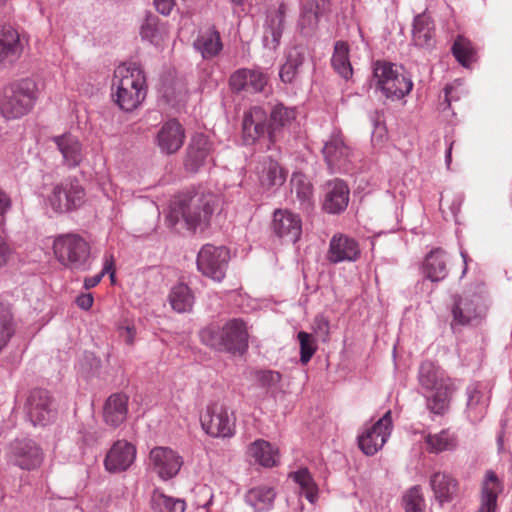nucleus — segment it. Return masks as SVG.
Listing matches in <instances>:
<instances>
[{
    "instance_id": "nucleus-1",
    "label": "nucleus",
    "mask_w": 512,
    "mask_h": 512,
    "mask_svg": "<svg viewBox=\"0 0 512 512\" xmlns=\"http://www.w3.org/2000/svg\"><path fill=\"white\" fill-rule=\"evenodd\" d=\"M148 85L142 66L136 62L116 67L112 79V97L125 112L137 109L147 96Z\"/></svg>"
},
{
    "instance_id": "nucleus-2",
    "label": "nucleus",
    "mask_w": 512,
    "mask_h": 512,
    "mask_svg": "<svg viewBox=\"0 0 512 512\" xmlns=\"http://www.w3.org/2000/svg\"><path fill=\"white\" fill-rule=\"evenodd\" d=\"M221 203L220 195L204 189L181 196L174 202L172 216L185 221L188 229L205 228Z\"/></svg>"
},
{
    "instance_id": "nucleus-3",
    "label": "nucleus",
    "mask_w": 512,
    "mask_h": 512,
    "mask_svg": "<svg viewBox=\"0 0 512 512\" xmlns=\"http://www.w3.org/2000/svg\"><path fill=\"white\" fill-rule=\"evenodd\" d=\"M203 344L220 352L242 354L248 348V329L241 319H230L222 327L208 326L201 330Z\"/></svg>"
},
{
    "instance_id": "nucleus-4",
    "label": "nucleus",
    "mask_w": 512,
    "mask_h": 512,
    "mask_svg": "<svg viewBox=\"0 0 512 512\" xmlns=\"http://www.w3.org/2000/svg\"><path fill=\"white\" fill-rule=\"evenodd\" d=\"M37 99V84L22 79L3 88L0 94V114L6 120H16L27 115Z\"/></svg>"
},
{
    "instance_id": "nucleus-5",
    "label": "nucleus",
    "mask_w": 512,
    "mask_h": 512,
    "mask_svg": "<svg viewBox=\"0 0 512 512\" xmlns=\"http://www.w3.org/2000/svg\"><path fill=\"white\" fill-rule=\"evenodd\" d=\"M53 251L58 262L66 268L77 271L88 269L91 246L79 234L59 235L53 242Z\"/></svg>"
},
{
    "instance_id": "nucleus-6",
    "label": "nucleus",
    "mask_w": 512,
    "mask_h": 512,
    "mask_svg": "<svg viewBox=\"0 0 512 512\" xmlns=\"http://www.w3.org/2000/svg\"><path fill=\"white\" fill-rule=\"evenodd\" d=\"M374 78L377 81V87L387 98L392 100L403 98L410 93L413 87L412 80L388 62L377 61L375 63Z\"/></svg>"
},
{
    "instance_id": "nucleus-7",
    "label": "nucleus",
    "mask_w": 512,
    "mask_h": 512,
    "mask_svg": "<svg viewBox=\"0 0 512 512\" xmlns=\"http://www.w3.org/2000/svg\"><path fill=\"white\" fill-rule=\"evenodd\" d=\"M85 196V190L77 179H65L53 186L47 200L55 212L64 213L80 207Z\"/></svg>"
},
{
    "instance_id": "nucleus-8",
    "label": "nucleus",
    "mask_w": 512,
    "mask_h": 512,
    "mask_svg": "<svg viewBox=\"0 0 512 512\" xmlns=\"http://www.w3.org/2000/svg\"><path fill=\"white\" fill-rule=\"evenodd\" d=\"M200 421L203 430L212 437L230 438L235 434V417L223 404L208 405Z\"/></svg>"
},
{
    "instance_id": "nucleus-9",
    "label": "nucleus",
    "mask_w": 512,
    "mask_h": 512,
    "mask_svg": "<svg viewBox=\"0 0 512 512\" xmlns=\"http://www.w3.org/2000/svg\"><path fill=\"white\" fill-rule=\"evenodd\" d=\"M230 252L224 246L204 245L197 255V268L206 277L220 282L226 274Z\"/></svg>"
},
{
    "instance_id": "nucleus-10",
    "label": "nucleus",
    "mask_w": 512,
    "mask_h": 512,
    "mask_svg": "<svg viewBox=\"0 0 512 512\" xmlns=\"http://www.w3.org/2000/svg\"><path fill=\"white\" fill-rule=\"evenodd\" d=\"M8 461L22 470L38 469L44 459L41 447L31 439L13 441L8 450Z\"/></svg>"
},
{
    "instance_id": "nucleus-11",
    "label": "nucleus",
    "mask_w": 512,
    "mask_h": 512,
    "mask_svg": "<svg viewBox=\"0 0 512 512\" xmlns=\"http://www.w3.org/2000/svg\"><path fill=\"white\" fill-rule=\"evenodd\" d=\"M392 430L391 411H387L376 423L358 436V445L368 456L376 454L386 443Z\"/></svg>"
},
{
    "instance_id": "nucleus-12",
    "label": "nucleus",
    "mask_w": 512,
    "mask_h": 512,
    "mask_svg": "<svg viewBox=\"0 0 512 512\" xmlns=\"http://www.w3.org/2000/svg\"><path fill=\"white\" fill-rule=\"evenodd\" d=\"M153 471L163 480L174 478L183 465V458L169 447H154L149 453Z\"/></svg>"
},
{
    "instance_id": "nucleus-13",
    "label": "nucleus",
    "mask_w": 512,
    "mask_h": 512,
    "mask_svg": "<svg viewBox=\"0 0 512 512\" xmlns=\"http://www.w3.org/2000/svg\"><path fill=\"white\" fill-rule=\"evenodd\" d=\"M271 227L275 235L289 243H296L302 234L300 216L285 209L274 212Z\"/></svg>"
},
{
    "instance_id": "nucleus-14",
    "label": "nucleus",
    "mask_w": 512,
    "mask_h": 512,
    "mask_svg": "<svg viewBox=\"0 0 512 512\" xmlns=\"http://www.w3.org/2000/svg\"><path fill=\"white\" fill-rule=\"evenodd\" d=\"M26 410L34 425H45L54 417L53 401L48 391L35 389L30 392Z\"/></svg>"
},
{
    "instance_id": "nucleus-15",
    "label": "nucleus",
    "mask_w": 512,
    "mask_h": 512,
    "mask_svg": "<svg viewBox=\"0 0 512 512\" xmlns=\"http://www.w3.org/2000/svg\"><path fill=\"white\" fill-rule=\"evenodd\" d=\"M136 458V448L126 440L116 441L107 452L104 466L110 473L126 471Z\"/></svg>"
},
{
    "instance_id": "nucleus-16",
    "label": "nucleus",
    "mask_w": 512,
    "mask_h": 512,
    "mask_svg": "<svg viewBox=\"0 0 512 512\" xmlns=\"http://www.w3.org/2000/svg\"><path fill=\"white\" fill-rule=\"evenodd\" d=\"M503 490V481L493 470H487L481 482L477 512H497V500Z\"/></svg>"
},
{
    "instance_id": "nucleus-17",
    "label": "nucleus",
    "mask_w": 512,
    "mask_h": 512,
    "mask_svg": "<svg viewBox=\"0 0 512 512\" xmlns=\"http://www.w3.org/2000/svg\"><path fill=\"white\" fill-rule=\"evenodd\" d=\"M360 256L358 242L344 234H335L329 243L327 259L334 264L340 262H353Z\"/></svg>"
},
{
    "instance_id": "nucleus-18",
    "label": "nucleus",
    "mask_w": 512,
    "mask_h": 512,
    "mask_svg": "<svg viewBox=\"0 0 512 512\" xmlns=\"http://www.w3.org/2000/svg\"><path fill=\"white\" fill-rule=\"evenodd\" d=\"M268 77L257 69H239L229 79V85L233 91H247L257 93L263 91Z\"/></svg>"
},
{
    "instance_id": "nucleus-19",
    "label": "nucleus",
    "mask_w": 512,
    "mask_h": 512,
    "mask_svg": "<svg viewBox=\"0 0 512 512\" xmlns=\"http://www.w3.org/2000/svg\"><path fill=\"white\" fill-rule=\"evenodd\" d=\"M184 130L177 120H169L163 124L157 135L160 149L167 154L178 151L184 143Z\"/></svg>"
},
{
    "instance_id": "nucleus-20",
    "label": "nucleus",
    "mask_w": 512,
    "mask_h": 512,
    "mask_svg": "<svg viewBox=\"0 0 512 512\" xmlns=\"http://www.w3.org/2000/svg\"><path fill=\"white\" fill-rule=\"evenodd\" d=\"M412 42L416 47L425 50H432L435 47V26L428 15L419 14L414 18Z\"/></svg>"
},
{
    "instance_id": "nucleus-21",
    "label": "nucleus",
    "mask_w": 512,
    "mask_h": 512,
    "mask_svg": "<svg viewBox=\"0 0 512 512\" xmlns=\"http://www.w3.org/2000/svg\"><path fill=\"white\" fill-rule=\"evenodd\" d=\"M349 202V189L342 180H334L327 184L323 209L331 214L346 209Z\"/></svg>"
},
{
    "instance_id": "nucleus-22",
    "label": "nucleus",
    "mask_w": 512,
    "mask_h": 512,
    "mask_svg": "<svg viewBox=\"0 0 512 512\" xmlns=\"http://www.w3.org/2000/svg\"><path fill=\"white\" fill-rule=\"evenodd\" d=\"M128 413V397L122 393L110 395L103 407V419L107 425L117 427L122 424Z\"/></svg>"
},
{
    "instance_id": "nucleus-23",
    "label": "nucleus",
    "mask_w": 512,
    "mask_h": 512,
    "mask_svg": "<svg viewBox=\"0 0 512 512\" xmlns=\"http://www.w3.org/2000/svg\"><path fill=\"white\" fill-rule=\"evenodd\" d=\"M429 482L435 499L440 504L451 502L457 494L458 481L446 472L433 473Z\"/></svg>"
},
{
    "instance_id": "nucleus-24",
    "label": "nucleus",
    "mask_w": 512,
    "mask_h": 512,
    "mask_svg": "<svg viewBox=\"0 0 512 512\" xmlns=\"http://www.w3.org/2000/svg\"><path fill=\"white\" fill-rule=\"evenodd\" d=\"M21 52L19 33L10 25L0 26V65L14 61Z\"/></svg>"
},
{
    "instance_id": "nucleus-25",
    "label": "nucleus",
    "mask_w": 512,
    "mask_h": 512,
    "mask_svg": "<svg viewBox=\"0 0 512 512\" xmlns=\"http://www.w3.org/2000/svg\"><path fill=\"white\" fill-rule=\"evenodd\" d=\"M330 9V0H306L300 15L299 25L303 31H313L322 15Z\"/></svg>"
},
{
    "instance_id": "nucleus-26",
    "label": "nucleus",
    "mask_w": 512,
    "mask_h": 512,
    "mask_svg": "<svg viewBox=\"0 0 512 512\" xmlns=\"http://www.w3.org/2000/svg\"><path fill=\"white\" fill-rule=\"evenodd\" d=\"M265 112L259 107L251 108L244 115L243 119V138L248 144L254 143L258 138L266 132Z\"/></svg>"
},
{
    "instance_id": "nucleus-27",
    "label": "nucleus",
    "mask_w": 512,
    "mask_h": 512,
    "mask_svg": "<svg viewBox=\"0 0 512 512\" xmlns=\"http://www.w3.org/2000/svg\"><path fill=\"white\" fill-rule=\"evenodd\" d=\"M447 263L445 251L441 248L434 249L425 258L423 272L431 281H441L448 274Z\"/></svg>"
},
{
    "instance_id": "nucleus-28",
    "label": "nucleus",
    "mask_w": 512,
    "mask_h": 512,
    "mask_svg": "<svg viewBox=\"0 0 512 512\" xmlns=\"http://www.w3.org/2000/svg\"><path fill=\"white\" fill-rule=\"evenodd\" d=\"M275 498L274 489L266 485L251 488L245 495L246 503L254 512H268L272 509Z\"/></svg>"
},
{
    "instance_id": "nucleus-29",
    "label": "nucleus",
    "mask_w": 512,
    "mask_h": 512,
    "mask_svg": "<svg viewBox=\"0 0 512 512\" xmlns=\"http://www.w3.org/2000/svg\"><path fill=\"white\" fill-rule=\"evenodd\" d=\"M285 22V5L279 8L268 17L267 27L264 31L263 43L269 49H276L280 43Z\"/></svg>"
},
{
    "instance_id": "nucleus-30",
    "label": "nucleus",
    "mask_w": 512,
    "mask_h": 512,
    "mask_svg": "<svg viewBox=\"0 0 512 512\" xmlns=\"http://www.w3.org/2000/svg\"><path fill=\"white\" fill-rule=\"evenodd\" d=\"M453 323L467 325L480 317L478 298L460 296L452 308Z\"/></svg>"
},
{
    "instance_id": "nucleus-31",
    "label": "nucleus",
    "mask_w": 512,
    "mask_h": 512,
    "mask_svg": "<svg viewBox=\"0 0 512 512\" xmlns=\"http://www.w3.org/2000/svg\"><path fill=\"white\" fill-rule=\"evenodd\" d=\"M195 47L204 59L217 56L223 49L220 33L214 27L207 29L199 35Z\"/></svg>"
},
{
    "instance_id": "nucleus-32",
    "label": "nucleus",
    "mask_w": 512,
    "mask_h": 512,
    "mask_svg": "<svg viewBox=\"0 0 512 512\" xmlns=\"http://www.w3.org/2000/svg\"><path fill=\"white\" fill-rule=\"evenodd\" d=\"M248 455L264 467H273L278 462V450L263 439L255 440L249 445Z\"/></svg>"
},
{
    "instance_id": "nucleus-33",
    "label": "nucleus",
    "mask_w": 512,
    "mask_h": 512,
    "mask_svg": "<svg viewBox=\"0 0 512 512\" xmlns=\"http://www.w3.org/2000/svg\"><path fill=\"white\" fill-rule=\"evenodd\" d=\"M168 300L174 311L186 313L192 310L194 295L187 285L180 283L171 289Z\"/></svg>"
},
{
    "instance_id": "nucleus-34",
    "label": "nucleus",
    "mask_w": 512,
    "mask_h": 512,
    "mask_svg": "<svg viewBox=\"0 0 512 512\" xmlns=\"http://www.w3.org/2000/svg\"><path fill=\"white\" fill-rule=\"evenodd\" d=\"M434 395L428 400V408L435 414H443L449 405L450 397L455 390L452 379L441 382V386L434 388Z\"/></svg>"
},
{
    "instance_id": "nucleus-35",
    "label": "nucleus",
    "mask_w": 512,
    "mask_h": 512,
    "mask_svg": "<svg viewBox=\"0 0 512 512\" xmlns=\"http://www.w3.org/2000/svg\"><path fill=\"white\" fill-rule=\"evenodd\" d=\"M258 170L260 183L266 188L281 186L287 177V172L280 166L279 162H261Z\"/></svg>"
},
{
    "instance_id": "nucleus-36",
    "label": "nucleus",
    "mask_w": 512,
    "mask_h": 512,
    "mask_svg": "<svg viewBox=\"0 0 512 512\" xmlns=\"http://www.w3.org/2000/svg\"><path fill=\"white\" fill-rule=\"evenodd\" d=\"M305 60V49L303 47H293L289 50L286 62L280 69L279 76L284 83H292L295 79L299 67Z\"/></svg>"
},
{
    "instance_id": "nucleus-37",
    "label": "nucleus",
    "mask_w": 512,
    "mask_h": 512,
    "mask_svg": "<svg viewBox=\"0 0 512 512\" xmlns=\"http://www.w3.org/2000/svg\"><path fill=\"white\" fill-rule=\"evenodd\" d=\"M450 379L445 375L444 371L441 370L431 361H424L420 365L419 369V383L422 387L428 390H433L441 386V382Z\"/></svg>"
},
{
    "instance_id": "nucleus-38",
    "label": "nucleus",
    "mask_w": 512,
    "mask_h": 512,
    "mask_svg": "<svg viewBox=\"0 0 512 512\" xmlns=\"http://www.w3.org/2000/svg\"><path fill=\"white\" fill-rule=\"evenodd\" d=\"M334 70L344 79H349L353 69L349 60V46L344 41H337L334 45V52L331 59Z\"/></svg>"
},
{
    "instance_id": "nucleus-39",
    "label": "nucleus",
    "mask_w": 512,
    "mask_h": 512,
    "mask_svg": "<svg viewBox=\"0 0 512 512\" xmlns=\"http://www.w3.org/2000/svg\"><path fill=\"white\" fill-rule=\"evenodd\" d=\"M140 34L143 39L148 40L152 44L161 45L168 36V30L164 24L159 22L158 17L148 16L141 25Z\"/></svg>"
},
{
    "instance_id": "nucleus-40",
    "label": "nucleus",
    "mask_w": 512,
    "mask_h": 512,
    "mask_svg": "<svg viewBox=\"0 0 512 512\" xmlns=\"http://www.w3.org/2000/svg\"><path fill=\"white\" fill-rule=\"evenodd\" d=\"M451 50L456 60L464 67H469L477 60L475 46L468 38L462 35L457 36Z\"/></svg>"
},
{
    "instance_id": "nucleus-41",
    "label": "nucleus",
    "mask_w": 512,
    "mask_h": 512,
    "mask_svg": "<svg viewBox=\"0 0 512 512\" xmlns=\"http://www.w3.org/2000/svg\"><path fill=\"white\" fill-rule=\"evenodd\" d=\"M426 449L430 453H441L452 450L457 446L456 436L449 430H442L436 434H428L425 437Z\"/></svg>"
},
{
    "instance_id": "nucleus-42",
    "label": "nucleus",
    "mask_w": 512,
    "mask_h": 512,
    "mask_svg": "<svg viewBox=\"0 0 512 512\" xmlns=\"http://www.w3.org/2000/svg\"><path fill=\"white\" fill-rule=\"evenodd\" d=\"M296 117L294 109L287 108L282 104L276 105L270 114V123L268 127L269 138L274 141L276 132L286 125L290 124Z\"/></svg>"
},
{
    "instance_id": "nucleus-43",
    "label": "nucleus",
    "mask_w": 512,
    "mask_h": 512,
    "mask_svg": "<svg viewBox=\"0 0 512 512\" xmlns=\"http://www.w3.org/2000/svg\"><path fill=\"white\" fill-rule=\"evenodd\" d=\"M53 142L66 160H74L82 154V144L78 138L72 134H64L53 138Z\"/></svg>"
},
{
    "instance_id": "nucleus-44",
    "label": "nucleus",
    "mask_w": 512,
    "mask_h": 512,
    "mask_svg": "<svg viewBox=\"0 0 512 512\" xmlns=\"http://www.w3.org/2000/svg\"><path fill=\"white\" fill-rule=\"evenodd\" d=\"M152 507L155 512H184L186 503L180 498L165 495L155 491L152 495Z\"/></svg>"
},
{
    "instance_id": "nucleus-45",
    "label": "nucleus",
    "mask_w": 512,
    "mask_h": 512,
    "mask_svg": "<svg viewBox=\"0 0 512 512\" xmlns=\"http://www.w3.org/2000/svg\"><path fill=\"white\" fill-rule=\"evenodd\" d=\"M322 151L326 160H340L353 156L352 149L345 144L340 135L332 136Z\"/></svg>"
},
{
    "instance_id": "nucleus-46",
    "label": "nucleus",
    "mask_w": 512,
    "mask_h": 512,
    "mask_svg": "<svg viewBox=\"0 0 512 512\" xmlns=\"http://www.w3.org/2000/svg\"><path fill=\"white\" fill-rule=\"evenodd\" d=\"M213 144L208 136L196 134L192 137L188 146L189 160H204L211 155Z\"/></svg>"
},
{
    "instance_id": "nucleus-47",
    "label": "nucleus",
    "mask_w": 512,
    "mask_h": 512,
    "mask_svg": "<svg viewBox=\"0 0 512 512\" xmlns=\"http://www.w3.org/2000/svg\"><path fill=\"white\" fill-rule=\"evenodd\" d=\"M292 190L303 204H310L313 187L308 178L301 173H294L291 178Z\"/></svg>"
},
{
    "instance_id": "nucleus-48",
    "label": "nucleus",
    "mask_w": 512,
    "mask_h": 512,
    "mask_svg": "<svg viewBox=\"0 0 512 512\" xmlns=\"http://www.w3.org/2000/svg\"><path fill=\"white\" fill-rule=\"evenodd\" d=\"M294 481L299 484L301 494L311 503L317 498V487L307 469H301L292 474Z\"/></svg>"
},
{
    "instance_id": "nucleus-49",
    "label": "nucleus",
    "mask_w": 512,
    "mask_h": 512,
    "mask_svg": "<svg viewBox=\"0 0 512 512\" xmlns=\"http://www.w3.org/2000/svg\"><path fill=\"white\" fill-rule=\"evenodd\" d=\"M405 512H422L425 509V499L420 486L411 487L403 496Z\"/></svg>"
},
{
    "instance_id": "nucleus-50",
    "label": "nucleus",
    "mask_w": 512,
    "mask_h": 512,
    "mask_svg": "<svg viewBox=\"0 0 512 512\" xmlns=\"http://www.w3.org/2000/svg\"><path fill=\"white\" fill-rule=\"evenodd\" d=\"M297 338L300 343V361L307 364L315 354L317 346L312 335L307 332H299Z\"/></svg>"
},
{
    "instance_id": "nucleus-51",
    "label": "nucleus",
    "mask_w": 512,
    "mask_h": 512,
    "mask_svg": "<svg viewBox=\"0 0 512 512\" xmlns=\"http://www.w3.org/2000/svg\"><path fill=\"white\" fill-rule=\"evenodd\" d=\"M13 333L12 316L8 312L0 314V351L6 346Z\"/></svg>"
},
{
    "instance_id": "nucleus-52",
    "label": "nucleus",
    "mask_w": 512,
    "mask_h": 512,
    "mask_svg": "<svg viewBox=\"0 0 512 512\" xmlns=\"http://www.w3.org/2000/svg\"><path fill=\"white\" fill-rule=\"evenodd\" d=\"M282 375L277 371L267 370L259 374V380L263 386L273 388L277 387L281 382Z\"/></svg>"
},
{
    "instance_id": "nucleus-53",
    "label": "nucleus",
    "mask_w": 512,
    "mask_h": 512,
    "mask_svg": "<svg viewBox=\"0 0 512 512\" xmlns=\"http://www.w3.org/2000/svg\"><path fill=\"white\" fill-rule=\"evenodd\" d=\"M119 336L123 339V341L129 345L133 346L136 338V328L133 324L128 322H124L118 327Z\"/></svg>"
},
{
    "instance_id": "nucleus-54",
    "label": "nucleus",
    "mask_w": 512,
    "mask_h": 512,
    "mask_svg": "<svg viewBox=\"0 0 512 512\" xmlns=\"http://www.w3.org/2000/svg\"><path fill=\"white\" fill-rule=\"evenodd\" d=\"M12 200L10 196L0 188V226L5 225V215L11 209Z\"/></svg>"
},
{
    "instance_id": "nucleus-55",
    "label": "nucleus",
    "mask_w": 512,
    "mask_h": 512,
    "mask_svg": "<svg viewBox=\"0 0 512 512\" xmlns=\"http://www.w3.org/2000/svg\"><path fill=\"white\" fill-rule=\"evenodd\" d=\"M12 248L6 238L0 234V267L7 264L12 255Z\"/></svg>"
},
{
    "instance_id": "nucleus-56",
    "label": "nucleus",
    "mask_w": 512,
    "mask_h": 512,
    "mask_svg": "<svg viewBox=\"0 0 512 512\" xmlns=\"http://www.w3.org/2000/svg\"><path fill=\"white\" fill-rule=\"evenodd\" d=\"M115 260L112 254H106L104 259V266L100 273H103V276L106 273L110 274L111 281H114L115 277V269H114Z\"/></svg>"
},
{
    "instance_id": "nucleus-57",
    "label": "nucleus",
    "mask_w": 512,
    "mask_h": 512,
    "mask_svg": "<svg viewBox=\"0 0 512 512\" xmlns=\"http://www.w3.org/2000/svg\"><path fill=\"white\" fill-rule=\"evenodd\" d=\"M154 5L159 13L168 15L174 6V0H154Z\"/></svg>"
},
{
    "instance_id": "nucleus-58",
    "label": "nucleus",
    "mask_w": 512,
    "mask_h": 512,
    "mask_svg": "<svg viewBox=\"0 0 512 512\" xmlns=\"http://www.w3.org/2000/svg\"><path fill=\"white\" fill-rule=\"evenodd\" d=\"M77 305L84 310H88L93 305V297L91 294H82L76 299Z\"/></svg>"
},
{
    "instance_id": "nucleus-59",
    "label": "nucleus",
    "mask_w": 512,
    "mask_h": 512,
    "mask_svg": "<svg viewBox=\"0 0 512 512\" xmlns=\"http://www.w3.org/2000/svg\"><path fill=\"white\" fill-rule=\"evenodd\" d=\"M316 330L323 333L325 336L329 335V322L324 317H317L315 319Z\"/></svg>"
},
{
    "instance_id": "nucleus-60",
    "label": "nucleus",
    "mask_w": 512,
    "mask_h": 512,
    "mask_svg": "<svg viewBox=\"0 0 512 512\" xmlns=\"http://www.w3.org/2000/svg\"><path fill=\"white\" fill-rule=\"evenodd\" d=\"M103 277V273H99L95 276H92V277H89V278H86L84 280V286L89 289V288H93L95 287L96 285H98V283L101 281Z\"/></svg>"
},
{
    "instance_id": "nucleus-61",
    "label": "nucleus",
    "mask_w": 512,
    "mask_h": 512,
    "mask_svg": "<svg viewBox=\"0 0 512 512\" xmlns=\"http://www.w3.org/2000/svg\"><path fill=\"white\" fill-rule=\"evenodd\" d=\"M198 163L199 162H194V161L187 162L186 169L195 172L198 169Z\"/></svg>"
},
{
    "instance_id": "nucleus-62",
    "label": "nucleus",
    "mask_w": 512,
    "mask_h": 512,
    "mask_svg": "<svg viewBox=\"0 0 512 512\" xmlns=\"http://www.w3.org/2000/svg\"><path fill=\"white\" fill-rule=\"evenodd\" d=\"M82 439L83 441L86 443V444H90L92 441H94L96 438L92 435H90L89 433L87 434H83L82 436Z\"/></svg>"
},
{
    "instance_id": "nucleus-63",
    "label": "nucleus",
    "mask_w": 512,
    "mask_h": 512,
    "mask_svg": "<svg viewBox=\"0 0 512 512\" xmlns=\"http://www.w3.org/2000/svg\"><path fill=\"white\" fill-rule=\"evenodd\" d=\"M450 93H451V88L446 87L445 88V101L448 103V105H450V98H449Z\"/></svg>"
},
{
    "instance_id": "nucleus-64",
    "label": "nucleus",
    "mask_w": 512,
    "mask_h": 512,
    "mask_svg": "<svg viewBox=\"0 0 512 512\" xmlns=\"http://www.w3.org/2000/svg\"><path fill=\"white\" fill-rule=\"evenodd\" d=\"M4 498H5L4 488L0 485V504L2 503Z\"/></svg>"
}]
</instances>
